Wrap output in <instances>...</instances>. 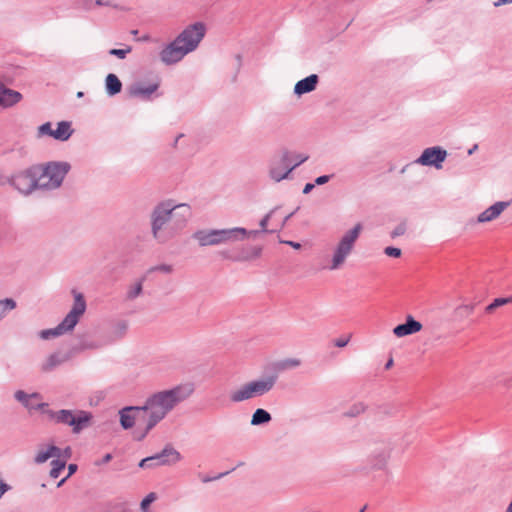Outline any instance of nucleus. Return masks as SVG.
I'll use <instances>...</instances> for the list:
<instances>
[{
    "label": "nucleus",
    "instance_id": "obj_1",
    "mask_svg": "<svg viewBox=\"0 0 512 512\" xmlns=\"http://www.w3.org/2000/svg\"><path fill=\"white\" fill-rule=\"evenodd\" d=\"M194 391L192 384L178 385L172 389L157 392L147 398L143 406H139L143 411L146 420L144 430L135 435L139 441L144 439L165 416L180 402L186 400Z\"/></svg>",
    "mask_w": 512,
    "mask_h": 512
},
{
    "label": "nucleus",
    "instance_id": "obj_2",
    "mask_svg": "<svg viewBox=\"0 0 512 512\" xmlns=\"http://www.w3.org/2000/svg\"><path fill=\"white\" fill-rule=\"evenodd\" d=\"M70 166L67 162H47L14 175L12 185L22 194L28 195L36 189H54L61 185Z\"/></svg>",
    "mask_w": 512,
    "mask_h": 512
},
{
    "label": "nucleus",
    "instance_id": "obj_3",
    "mask_svg": "<svg viewBox=\"0 0 512 512\" xmlns=\"http://www.w3.org/2000/svg\"><path fill=\"white\" fill-rule=\"evenodd\" d=\"M206 34L202 22L188 25L172 42L160 51V59L166 65L180 62L187 54L195 51Z\"/></svg>",
    "mask_w": 512,
    "mask_h": 512
},
{
    "label": "nucleus",
    "instance_id": "obj_4",
    "mask_svg": "<svg viewBox=\"0 0 512 512\" xmlns=\"http://www.w3.org/2000/svg\"><path fill=\"white\" fill-rule=\"evenodd\" d=\"M72 293L74 295V303L72 309L55 328L42 330L40 332L42 339L58 337L72 331L79 322L80 317L85 313L86 301L83 294L77 292L76 290H73Z\"/></svg>",
    "mask_w": 512,
    "mask_h": 512
},
{
    "label": "nucleus",
    "instance_id": "obj_5",
    "mask_svg": "<svg viewBox=\"0 0 512 512\" xmlns=\"http://www.w3.org/2000/svg\"><path fill=\"white\" fill-rule=\"evenodd\" d=\"M43 413L57 424L71 426L73 433L76 434L88 427L92 419L91 413L83 410H77L74 412L67 409H61L58 411L46 409L43 410Z\"/></svg>",
    "mask_w": 512,
    "mask_h": 512
},
{
    "label": "nucleus",
    "instance_id": "obj_6",
    "mask_svg": "<svg viewBox=\"0 0 512 512\" xmlns=\"http://www.w3.org/2000/svg\"><path fill=\"white\" fill-rule=\"evenodd\" d=\"M171 202L159 203L151 214V230L153 237L159 242H165L174 233L171 229Z\"/></svg>",
    "mask_w": 512,
    "mask_h": 512
},
{
    "label": "nucleus",
    "instance_id": "obj_7",
    "mask_svg": "<svg viewBox=\"0 0 512 512\" xmlns=\"http://www.w3.org/2000/svg\"><path fill=\"white\" fill-rule=\"evenodd\" d=\"M361 230L362 226L358 223L342 236L334 249L331 263L327 267L329 270H337L344 265L347 257L351 254L354 248Z\"/></svg>",
    "mask_w": 512,
    "mask_h": 512
},
{
    "label": "nucleus",
    "instance_id": "obj_8",
    "mask_svg": "<svg viewBox=\"0 0 512 512\" xmlns=\"http://www.w3.org/2000/svg\"><path fill=\"white\" fill-rule=\"evenodd\" d=\"M181 459V454L172 445L168 444L161 452L142 459L139 463V467L153 468L157 466H170L178 463Z\"/></svg>",
    "mask_w": 512,
    "mask_h": 512
},
{
    "label": "nucleus",
    "instance_id": "obj_9",
    "mask_svg": "<svg viewBox=\"0 0 512 512\" xmlns=\"http://www.w3.org/2000/svg\"><path fill=\"white\" fill-rule=\"evenodd\" d=\"M171 229L174 235L186 226L188 219L191 217V208L187 204L171 203Z\"/></svg>",
    "mask_w": 512,
    "mask_h": 512
},
{
    "label": "nucleus",
    "instance_id": "obj_10",
    "mask_svg": "<svg viewBox=\"0 0 512 512\" xmlns=\"http://www.w3.org/2000/svg\"><path fill=\"white\" fill-rule=\"evenodd\" d=\"M171 229L174 235L186 226L188 219L191 217V208L187 204L171 203Z\"/></svg>",
    "mask_w": 512,
    "mask_h": 512
},
{
    "label": "nucleus",
    "instance_id": "obj_11",
    "mask_svg": "<svg viewBox=\"0 0 512 512\" xmlns=\"http://www.w3.org/2000/svg\"><path fill=\"white\" fill-rule=\"evenodd\" d=\"M72 132L73 131L71 129V124L67 121L59 122L57 129H52V125L50 122H46L38 128L39 136L48 135L60 141H65L69 139Z\"/></svg>",
    "mask_w": 512,
    "mask_h": 512
},
{
    "label": "nucleus",
    "instance_id": "obj_12",
    "mask_svg": "<svg viewBox=\"0 0 512 512\" xmlns=\"http://www.w3.org/2000/svg\"><path fill=\"white\" fill-rule=\"evenodd\" d=\"M120 423L124 429H130L135 423L139 425L143 423L146 426V420L143 415V411L140 410L139 406L125 407L119 412Z\"/></svg>",
    "mask_w": 512,
    "mask_h": 512
},
{
    "label": "nucleus",
    "instance_id": "obj_13",
    "mask_svg": "<svg viewBox=\"0 0 512 512\" xmlns=\"http://www.w3.org/2000/svg\"><path fill=\"white\" fill-rule=\"evenodd\" d=\"M276 382V377L269 376L264 379L254 380L245 383L249 395L252 398L260 397L272 390Z\"/></svg>",
    "mask_w": 512,
    "mask_h": 512
},
{
    "label": "nucleus",
    "instance_id": "obj_14",
    "mask_svg": "<svg viewBox=\"0 0 512 512\" xmlns=\"http://www.w3.org/2000/svg\"><path fill=\"white\" fill-rule=\"evenodd\" d=\"M390 452L391 449L388 444L382 443L376 446L370 455L371 468L376 470L384 469L390 458Z\"/></svg>",
    "mask_w": 512,
    "mask_h": 512
},
{
    "label": "nucleus",
    "instance_id": "obj_15",
    "mask_svg": "<svg viewBox=\"0 0 512 512\" xmlns=\"http://www.w3.org/2000/svg\"><path fill=\"white\" fill-rule=\"evenodd\" d=\"M14 396L17 401H19L24 407H26L29 410L41 409L43 411L48 409L47 403L39 402V400L41 399L39 393L27 394L22 390H18L15 392Z\"/></svg>",
    "mask_w": 512,
    "mask_h": 512
},
{
    "label": "nucleus",
    "instance_id": "obj_16",
    "mask_svg": "<svg viewBox=\"0 0 512 512\" xmlns=\"http://www.w3.org/2000/svg\"><path fill=\"white\" fill-rule=\"evenodd\" d=\"M248 230L241 227L218 229L219 244L241 241L247 238Z\"/></svg>",
    "mask_w": 512,
    "mask_h": 512
},
{
    "label": "nucleus",
    "instance_id": "obj_17",
    "mask_svg": "<svg viewBox=\"0 0 512 512\" xmlns=\"http://www.w3.org/2000/svg\"><path fill=\"white\" fill-rule=\"evenodd\" d=\"M422 329V324L415 320L411 315L407 316L405 323L397 325L393 329V333L396 337H404L415 334Z\"/></svg>",
    "mask_w": 512,
    "mask_h": 512
},
{
    "label": "nucleus",
    "instance_id": "obj_18",
    "mask_svg": "<svg viewBox=\"0 0 512 512\" xmlns=\"http://www.w3.org/2000/svg\"><path fill=\"white\" fill-rule=\"evenodd\" d=\"M303 162H296L293 166H287L286 162H274V164L270 167L269 174L270 177L279 182L283 179L289 177L290 173Z\"/></svg>",
    "mask_w": 512,
    "mask_h": 512
},
{
    "label": "nucleus",
    "instance_id": "obj_19",
    "mask_svg": "<svg viewBox=\"0 0 512 512\" xmlns=\"http://www.w3.org/2000/svg\"><path fill=\"white\" fill-rule=\"evenodd\" d=\"M261 253L262 248L260 246H248L243 247L233 256L225 255V257L236 262H244L259 258L261 256Z\"/></svg>",
    "mask_w": 512,
    "mask_h": 512
},
{
    "label": "nucleus",
    "instance_id": "obj_20",
    "mask_svg": "<svg viewBox=\"0 0 512 512\" xmlns=\"http://www.w3.org/2000/svg\"><path fill=\"white\" fill-rule=\"evenodd\" d=\"M192 237L197 240L202 247L219 245L218 229L198 230Z\"/></svg>",
    "mask_w": 512,
    "mask_h": 512
},
{
    "label": "nucleus",
    "instance_id": "obj_21",
    "mask_svg": "<svg viewBox=\"0 0 512 512\" xmlns=\"http://www.w3.org/2000/svg\"><path fill=\"white\" fill-rule=\"evenodd\" d=\"M509 202L499 201L479 214L478 222L484 223L496 219L508 206Z\"/></svg>",
    "mask_w": 512,
    "mask_h": 512
},
{
    "label": "nucleus",
    "instance_id": "obj_22",
    "mask_svg": "<svg viewBox=\"0 0 512 512\" xmlns=\"http://www.w3.org/2000/svg\"><path fill=\"white\" fill-rule=\"evenodd\" d=\"M319 77L316 74H311L308 77L298 81L294 87V93L298 96L312 92L316 89Z\"/></svg>",
    "mask_w": 512,
    "mask_h": 512
},
{
    "label": "nucleus",
    "instance_id": "obj_23",
    "mask_svg": "<svg viewBox=\"0 0 512 512\" xmlns=\"http://www.w3.org/2000/svg\"><path fill=\"white\" fill-rule=\"evenodd\" d=\"M159 88V83H152L147 86L136 83L130 88V95L141 99H150L151 95Z\"/></svg>",
    "mask_w": 512,
    "mask_h": 512
},
{
    "label": "nucleus",
    "instance_id": "obj_24",
    "mask_svg": "<svg viewBox=\"0 0 512 512\" xmlns=\"http://www.w3.org/2000/svg\"><path fill=\"white\" fill-rule=\"evenodd\" d=\"M448 153L447 151L440 147L434 146L426 148L422 154L416 159L418 161H442L445 160Z\"/></svg>",
    "mask_w": 512,
    "mask_h": 512
},
{
    "label": "nucleus",
    "instance_id": "obj_25",
    "mask_svg": "<svg viewBox=\"0 0 512 512\" xmlns=\"http://www.w3.org/2000/svg\"><path fill=\"white\" fill-rule=\"evenodd\" d=\"M22 98V95L12 89L6 88L0 84V106L10 107L18 103Z\"/></svg>",
    "mask_w": 512,
    "mask_h": 512
},
{
    "label": "nucleus",
    "instance_id": "obj_26",
    "mask_svg": "<svg viewBox=\"0 0 512 512\" xmlns=\"http://www.w3.org/2000/svg\"><path fill=\"white\" fill-rule=\"evenodd\" d=\"M50 458H61V449L55 445H48L45 449H40L35 457L36 464H43Z\"/></svg>",
    "mask_w": 512,
    "mask_h": 512
},
{
    "label": "nucleus",
    "instance_id": "obj_27",
    "mask_svg": "<svg viewBox=\"0 0 512 512\" xmlns=\"http://www.w3.org/2000/svg\"><path fill=\"white\" fill-rule=\"evenodd\" d=\"M106 91L110 96H114L121 92L122 83L115 74H108L105 80Z\"/></svg>",
    "mask_w": 512,
    "mask_h": 512
},
{
    "label": "nucleus",
    "instance_id": "obj_28",
    "mask_svg": "<svg viewBox=\"0 0 512 512\" xmlns=\"http://www.w3.org/2000/svg\"><path fill=\"white\" fill-rule=\"evenodd\" d=\"M229 399L232 403H240L243 401L250 400L251 397L249 395L248 389L245 385H241L240 387L232 390L229 394Z\"/></svg>",
    "mask_w": 512,
    "mask_h": 512
},
{
    "label": "nucleus",
    "instance_id": "obj_29",
    "mask_svg": "<svg viewBox=\"0 0 512 512\" xmlns=\"http://www.w3.org/2000/svg\"><path fill=\"white\" fill-rule=\"evenodd\" d=\"M271 420V415L269 412L262 408H258L252 415L251 424L254 426H258L261 424L268 423Z\"/></svg>",
    "mask_w": 512,
    "mask_h": 512
},
{
    "label": "nucleus",
    "instance_id": "obj_30",
    "mask_svg": "<svg viewBox=\"0 0 512 512\" xmlns=\"http://www.w3.org/2000/svg\"><path fill=\"white\" fill-rule=\"evenodd\" d=\"M66 360L65 357H62L60 354L55 353L48 357L46 362L43 364L42 369L44 371H51L56 366L62 364Z\"/></svg>",
    "mask_w": 512,
    "mask_h": 512
},
{
    "label": "nucleus",
    "instance_id": "obj_31",
    "mask_svg": "<svg viewBox=\"0 0 512 512\" xmlns=\"http://www.w3.org/2000/svg\"><path fill=\"white\" fill-rule=\"evenodd\" d=\"M512 303V295L505 298H495L492 303L485 307V313L492 314L495 309Z\"/></svg>",
    "mask_w": 512,
    "mask_h": 512
},
{
    "label": "nucleus",
    "instance_id": "obj_32",
    "mask_svg": "<svg viewBox=\"0 0 512 512\" xmlns=\"http://www.w3.org/2000/svg\"><path fill=\"white\" fill-rule=\"evenodd\" d=\"M367 409V406L363 402H357L351 405L347 411L344 412L346 417H357L363 414Z\"/></svg>",
    "mask_w": 512,
    "mask_h": 512
},
{
    "label": "nucleus",
    "instance_id": "obj_33",
    "mask_svg": "<svg viewBox=\"0 0 512 512\" xmlns=\"http://www.w3.org/2000/svg\"><path fill=\"white\" fill-rule=\"evenodd\" d=\"M51 470H50V476L54 479L58 478L61 471L65 468L66 466V461L65 460H61V458H56L54 460H52L51 462Z\"/></svg>",
    "mask_w": 512,
    "mask_h": 512
},
{
    "label": "nucleus",
    "instance_id": "obj_34",
    "mask_svg": "<svg viewBox=\"0 0 512 512\" xmlns=\"http://www.w3.org/2000/svg\"><path fill=\"white\" fill-rule=\"evenodd\" d=\"M16 308V302L12 298L0 300V320L3 319L8 311Z\"/></svg>",
    "mask_w": 512,
    "mask_h": 512
},
{
    "label": "nucleus",
    "instance_id": "obj_35",
    "mask_svg": "<svg viewBox=\"0 0 512 512\" xmlns=\"http://www.w3.org/2000/svg\"><path fill=\"white\" fill-rule=\"evenodd\" d=\"M144 279L138 281L135 285L131 286L127 292V299L133 300L142 293V283Z\"/></svg>",
    "mask_w": 512,
    "mask_h": 512
},
{
    "label": "nucleus",
    "instance_id": "obj_36",
    "mask_svg": "<svg viewBox=\"0 0 512 512\" xmlns=\"http://www.w3.org/2000/svg\"><path fill=\"white\" fill-rule=\"evenodd\" d=\"M474 310V305H460L455 309V314L461 317L470 315Z\"/></svg>",
    "mask_w": 512,
    "mask_h": 512
},
{
    "label": "nucleus",
    "instance_id": "obj_37",
    "mask_svg": "<svg viewBox=\"0 0 512 512\" xmlns=\"http://www.w3.org/2000/svg\"><path fill=\"white\" fill-rule=\"evenodd\" d=\"M157 496L154 492L149 493L141 502L142 512H148L149 505L156 500Z\"/></svg>",
    "mask_w": 512,
    "mask_h": 512
},
{
    "label": "nucleus",
    "instance_id": "obj_38",
    "mask_svg": "<svg viewBox=\"0 0 512 512\" xmlns=\"http://www.w3.org/2000/svg\"><path fill=\"white\" fill-rule=\"evenodd\" d=\"M131 52V47H127L125 49H116V48H113V49H110L109 50V54L112 55V56H116L118 57L119 59H124L128 53Z\"/></svg>",
    "mask_w": 512,
    "mask_h": 512
},
{
    "label": "nucleus",
    "instance_id": "obj_39",
    "mask_svg": "<svg viewBox=\"0 0 512 512\" xmlns=\"http://www.w3.org/2000/svg\"><path fill=\"white\" fill-rule=\"evenodd\" d=\"M405 232H406V224L405 223H400L391 232V237L392 238H396V237L402 236V235L405 234Z\"/></svg>",
    "mask_w": 512,
    "mask_h": 512
},
{
    "label": "nucleus",
    "instance_id": "obj_40",
    "mask_svg": "<svg viewBox=\"0 0 512 512\" xmlns=\"http://www.w3.org/2000/svg\"><path fill=\"white\" fill-rule=\"evenodd\" d=\"M384 253L389 257H395L398 258L401 256L402 252L401 249L396 247H386L384 249Z\"/></svg>",
    "mask_w": 512,
    "mask_h": 512
},
{
    "label": "nucleus",
    "instance_id": "obj_41",
    "mask_svg": "<svg viewBox=\"0 0 512 512\" xmlns=\"http://www.w3.org/2000/svg\"><path fill=\"white\" fill-rule=\"evenodd\" d=\"M300 364H301V362L299 359L292 358V359H286L282 363V367L283 368H294V367L299 366Z\"/></svg>",
    "mask_w": 512,
    "mask_h": 512
},
{
    "label": "nucleus",
    "instance_id": "obj_42",
    "mask_svg": "<svg viewBox=\"0 0 512 512\" xmlns=\"http://www.w3.org/2000/svg\"><path fill=\"white\" fill-rule=\"evenodd\" d=\"M153 271H161V272H164V273H171L172 272V267L170 265L162 264V265H159V266L152 267L149 270V272H153Z\"/></svg>",
    "mask_w": 512,
    "mask_h": 512
},
{
    "label": "nucleus",
    "instance_id": "obj_43",
    "mask_svg": "<svg viewBox=\"0 0 512 512\" xmlns=\"http://www.w3.org/2000/svg\"><path fill=\"white\" fill-rule=\"evenodd\" d=\"M77 471V465L76 464H69L68 466V475L67 477L63 478L61 481L58 482L57 487L62 486V484L66 481L68 477L73 475Z\"/></svg>",
    "mask_w": 512,
    "mask_h": 512
},
{
    "label": "nucleus",
    "instance_id": "obj_44",
    "mask_svg": "<svg viewBox=\"0 0 512 512\" xmlns=\"http://www.w3.org/2000/svg\"><path fill=\"white\" fill-rule=\"evenodd\" d=\"M350 338H351V335H349L347 337L338 338L335 340L334 345L339 348L345 347L349 343Z\"/></svg>",
    "mask_w": 512,
    "mask_h": 512
},
{
    "label": "nucleus",
    "instance_id": "obj_45",
    "mask_svg": "<svg viewBox=\"0 0 512 512\" xmlns=\"http://www.w3.org/2000/svg\"><path fill=\"white\" fill-rule=\"evenodd\" d=\"M271 213L266 214L260 221L261 232H267V225L270 219Z\"/></svg>",
    "mask_w": 512,
    "mask_h": 512
},
{
    "label": "nucleus",
    "instance_id": "obj_46",
    "mask_svg": "<svg viewBox=\"0 0 512 512\" xmlns=\"http://www.w3.org/2000/svg\"><path fill=\"white\" fill-rule=\"evenodd\" d=\"M230 472L231 471H226V472L220 473L217 476L211 477V478L210 477H203L202 478V482L207 483V482H210V481H213V480L220 479V478L224 477L225 475H228Z\"/></svg>",
    "mask_w": 512,
    "mask_h": 512
},
{
    "label": "nucleus",
    "instance_id": "obj_47",
    "mask_svg": "<svg viewBox=\"0 0 512 512\" xmlns=\"http://www.w3.org/2000/svg\"><path fill=\"white\" fill-rule=\"evenodd\" d=\"M331 176L329 175H322L316 178L315 183L317 185H323L327 183L330 180Z\"/></svg>",
    "mask_w": 512,
    "mask_h": 512
},
{
    "label": "nucleus",
    "instance_id": "obj_48",
    "mask_svg": "<svg viewBox=\"0 0 512 512\" xmlns=\"http://www.w3.org/2000/svg\"><path fill=\"white\" fill-rule=\"evenodd\" d=\"M72 455V450L70 447H66L64 450H61V460L67 461Z\"/></svg>",
    "mask_w": 512,
    "mask_h": 512
},
{
    "label": "nucleus",
    "instance_id": "obj_49",
    "mask_svg": "<svg viewBox=\"0 0 512 512\" xmlns=\"http://www.w3.org/2000/svg\"><path fill=\"white\" fill-rule=\"evenodd\" d=\"M418 164L420 165H433L435 166L436 169H442L443 166H442V163L443 162H438V161H435V162H417Z\"/></svg>",
    "mask_w": 512,
    "mask_h": 512
},
{
    "label": "nucleus",
    "instance_id": "obj_50",
    "mask_svg": "<svg viewBox=\"0 0 512 512\" xmlns=\"http://www.w3.org/2000/svg\"><path fill=\"white\" fill-rule=\"evenodd\" d=\"M478 149V145L477 144H474L471 148L467 149L466 150V156H470L472 155V153ZM456 157H465V155H461V154H456L455 155Z\"/></svg>",
    "mask_w": 512,
    "mask_h": 512
},
{
    "label": "nucleus",
    "instance_id": "obj_51",
    "mask_svg": "<svg viewBox=\"0 0 512 512\" xmlns=\"http://www.w3.org/2000/svg\"><path fill=\"white\" fill-rule=\"evenodd\" d=\"M112 459V455L110 453H107L104 455L103 459L100 461V462H97L98 465L100 464H106L108 462H110Z\"/></svg>",
    "mask_w": 512,
    "mask_h": 512
},
{
    "label": "nucleus",
    "instance_id": "obj_52",
    "mask_svg": "<svg viewBox=\"0 0 512 512\" xmlns=\"http://www.w3.org/2000/svg\"><path fill=\"white\" fill-rule=\"evenodd\" d=\"M315 187L314 183H307L303 189L304 194H308L312 191V189Z\"/></svg>",
    "mask_w": 512,
    "mask_h": 512
},
{
    "label": "nucleus",
    "instance_id": "obj_53",
    "mask_svg": "<svg viewBox=\"0 0 512 512\" xmlns=\"http://www.w3.org/2000/svg\"><path fill=\"white\" fill-rule=\"evenodd\" d=\"M96 5L98 6H111L110 0H96Z\"/></svg>",
    "mask_w": 512,
    "mask_h": 512
},
{
    "label": "nucleus",
    "instance_id": "obj_54",
    "mask_svg": "<svg viewBox=\"0 0 512 512\" xmlns=\"http://www.w3.org/2000/svg\"><path fill=\"white\" fill-rule=\"evenodd\" d=\"M286 244L290 245L291 247L295 249H299L301 247L300 243L293 242V241H285Z\"/></svg>",
    "mask_w": 512,
    "mask_h": 512
},
{
    "label": "nucleus",
    "instance_id": "obj_55",
    "mask_svg": "<svg viewBox=\"0 0 512 512\" xmlns=\"http://www.w3.org/2000/svg\"><path fill=\"white\" fill-rule=\"evenodd\" d=\"M512 3V0H498L494 3L496 7L501 6L503 4Z\"/></svg>",
    "mask_w": 512,
    "mask_h": 512
},
{
    "label": "nucleus",
    "instance_id": "obj_56",
    "mask_svg": "<svg viewBox=\"0 0 512 512\" xmlns=\"http://www.w3.org/2000/svg\"><path fill=\"white\" fill-rule=\"evenodd\" d=\"M260 232H261V231H259V230H250V231H248V235H247V237H250V236H256V235H258Z\"/></svg>",
    "mask_w": 512,
    "mask_h": 512
},
{
    "label": "nucleus",
    "instance_id": "obj_57",
    "mask_svg": "<svg viewBox=\"0 0 512 512\" xmlns=\"http://www.w3.org/2000/svg\"><path fill=\"white\" fill-rule=\"evenodd\" d=\"M119 327H120V329H121V332H122V333H125V331H126V329H127V324H126V323H124V322H122V323H120V324H119Z\"/></svg>",
    "mask_w": 512,
    "mask_h": 512
},
{
    "label": "nucleus",
    "instance_id": "obj_58",
    "mask_svg": "<svg viewBox=\"0 0 512 512\" xmlns=\"http://www.w3.org/2000/svg\"><path fill=\"white\" fill-rule=\"evenodd\" d=\"M393 365V360L389 359L387 363L385 364V369H390Z\"/></svg>",
    "mask_w": 512,
    "mask_h": 512
},
{
    "label": "nucleus",
    "instance_id": "obj_59",
    "mask_svg": "<svg viewBox=\"0 0 512 512\" xmlns=\"http://www.w3.org/2000/svg\"><path fill=\"white\" fill-rule=\"evenodd\" d=\"M290 155L288 153H285L282 160H290Z\"/></svg>",
    "mask_w": 512,
    "mask_h": 512
},
{
    "label": "nucleus",
    "instance_id": "obj_60",
    "mask_svg": "<svg viewBox=\"0 0 512 512\" xmlns=\"http://www.w3.org/2000/svg\"><path fill=\"white\" fill-rule=\"evenodd\" d=\"M184 135L183 134H179L176 139H175V143H177L179 141L180 138H182Z\"/></svg>",
    "mask_w": 512,
    "mask_h": 512
},
{
    "label": "nucleus",
    "instance_id": "obj_61",
    "mask_svg": "<svg viewBox=\"0 0 512 512\" xmlns=\"http://www.w3.org/2000/svg\"><path fill=\"white\" fill-rule=\"evenodd\" d=\"M83 95H84V94H83V92H81V91L77 93V97H78V98L83 97Z\"/></svg>",
    "mask_w": 512,
    "mask_h": 512
},
{
    "label": "nucleus",
    "instance_id": "obj_62",
    "mask_svg": "<svg viewBox=\"0 0 512 512\" xmlns=\"http://www.w3.org/2000/svg\"><path fill=\"white\" fill-rule=\"evenodd\" d=\"M307 159H308V157H301L299 160L306 161Z\"/></svg>",
    "mask_w": 512,
    "mask_h": 512
},
{
    "label": "nucleus",
    "instance_id": "obj_63",
    "mask_svg": "<svg viewBox=\"0 0 512 512\" xmlns=\"http://www.w3.org/2000/svg\"><path fill=\"white\" fill-rule=\"evenodd\" d=\"M409 167V165L405 166L404 168H402V172L406 171V169Z\"/></svg>",
    "mask_w": 512,
    "mask_h": 512
},
{
    "label": "nucleus",
    "instance_id": "obj_64",
    "mask_svg": "<svg viewBox=\"0 0 512 512\" xmlns=\"http://www.w3.org/2000/svg\"><path fill=\"white\" fill-rule=\"evenodd\" d=\"M365 509H366V506H364V507L360 510V512H364V511H365Z\"/></svg>",
    "mask_w": 512,
    "mask_h": 512
}]
</instances>
